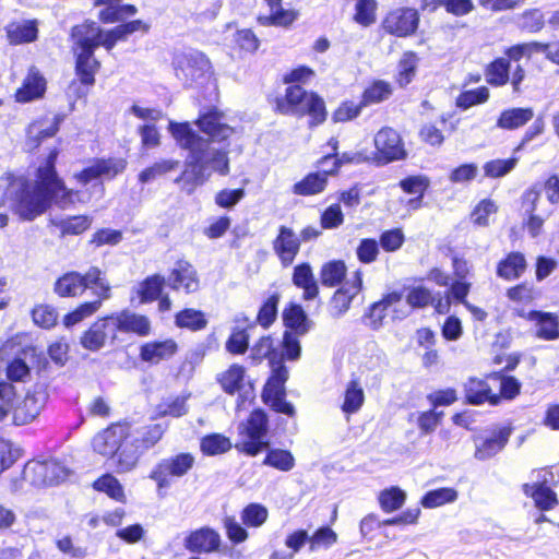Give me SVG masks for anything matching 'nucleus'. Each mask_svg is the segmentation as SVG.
Wrapping results in <instances>:
<instances>
[{"mask_svg": "<svg viewBox=\"0 0 559 559\" xmlns=\"http://www.w3.org/2000/svg\"><path fill=\"white\" fill-rule=\"evenodd\" d=\"M93 295L96 297L94 300L81 302L72 311L63 316L62 321L66 326H73L95 314L100 309L103 302L111 297V286L104 285L102 289L95 290Z\"/></svg>", "mask_w": 559, "mask_h": 559, "instance_id": "bb28decb", "label": "nucleus"}, {"mask_svg": "<svg viewBox=\"0 0 559 559\" xmlns=\"http://www.w3.org/2000/svg\"><path fill=\"white\" fill-rule=\"evenodd\" d=\"M51 200L28 179L9 209L22 221H34L50 207Z\"/></svg>", "mask_w": 559, "mask_h": 559, "instance_id": "2eb2a0df", "label": "nucleus"}, {"mask_svg": "<svg viewBox=\"0 0 559 559\" xmlns=\"http://www.w3.org/2000/svg\"><path fill=\"white\" fill-rule=\"evenodd\" d=\"M364 109L365 106L360 99L359 102H354L353 99H344L333 110L332 121L334 123H346L353 121L361 115Z\"/></svg>", "mask_w": 559, "mask_h": 559, "instance_id": "338daca9", "label": "nucleus"}, {"mask_svg": "<svg viewBox=\"0 0 559 559\" xmlns=\"http://www.w3.org/2000/svg\"><path fill=\"white\" fill-rule=\"evenodd\" d=\"M346 274V263L341 259H334L321 265L319 278L324 287L333 288L343 284Z\"/></svg>", "mask_w": 559, "mask_h": 559, "instance_id": "c03bdc74", "label": "nucleus"}, {"mask_svg": "<svg viewBox=\"0 0 559 559\" xmlns=\"http://www.w3.org/2000/svg\"><path fill=\"white\" fill-rule=\"evenodd\" d=\"M178 353V342L173 337H167L141 344L139 358L142 362L153 366L173 359Z\"/></svg>", "mask_w": 559, "mask_h": 559, "instance_id": "4be33fe9", "label": "nucleus"}, {"mask_svg": "<svg viewBox=\"0 0 559 559\" xmlns=\"http://www.w3.org/2000/svg\"><path fill=\"white\" fill-rule=\"evenodd\" d=\"M219 533L210 526H202L191 531L185 538L183 546L191 554L209 555L221 549Z\"/></svg>", "mask_w": 559, "mask_h": 559, "instance_id": "5701e85b", "label": "nucleus"}, {"mask_svg": "<svg viewBox=\"0 0 559 559\" xmlns=\"http://www.w3.org/2000/svg\"><path fill=\"white\" fill-rule=\"evenodd\" d=\"M272 111L278 116H290L297 119L308 118V127L316 128L328 119L326 104L323 97L316 91L304 86H286L284 93L280 86L269 92L265 96Z\"/></svg>", "mask_w": 559, "mask_h": 559, "instance_id": "20e7f679", "label": "nucleus"}, {"mask_svg": "<svg viewBox=\"0 0 559 559\" xmlns=\"http://www.w3.org/2000/svg\"><path fill=\"white\" fill-rule=\"evenodd\" d=\"M251 358L259 362L266 359L271 367L270 376L262 388V402L275 413L296 417L295 406L286 400L285 384L289 372L285 365H281L278 346L272 335H263L255 341L251 348Z\"/></svg>", "mask_w": 559, "mask_h": 559, "instance_id": "f03ea898", "label": "nucleus"}, {"mask_svg": "<svg viewBox=\"0 0 559 559\" xmlns=\"http://www.w3.org/2000/svg\"><path fill=\"white\" fill-rule=\"evenodd\" d=\"M150 26L142 20L121 23L108 31H103L96 22L85 20L71 28L72 52L74 55L75 78L69 88L76 99L86 98L96 83V74L102 68L94 53L98 47L110 51L119 41H124L135 32H148Z\"/></svg>", "mask_w": 559, "mask_h": 559, "instance_id": "f257e3e1", "label": "nucleus"}, {"mask_svg": "<svg viewBox=\"0 0 559 559\" xmlns=\"http://www.w3.org/2000/svg\"><path fill=\"white\" fill-rule=\"evenodd\" d=\"M266 453L262 464L280 472H289L296 465L294 454L286 449L271 448L265 449Z\"/></svg>", "mask_w": 559, "mask_h": 559, "instance_id": "603ef678", "label": "nucleus"}, {"mask_svg": "<svg viewBox=\"0 0 559 559\" xmlns=\"http://www.w3.org/2000/svg\"><path fill=\"white\" fill-rule=\"evenodd\" d=\"M269 510L259 502H251L240 511L241 523L235 515H225L222 525L226 537L233 546L240 545L249 539L248 528H259L266 523Z\"/></svg>", "mask_w": 559, "mask_h": 559, "instance_id": "1a4fd4ad", "label": "nucleus"}, {"mask_svg": "<svg viewBox=\"0 0 559 559\" xmlns=\"http://www.w3.org/2000/svg\"><path fill=\"white\" fill-rule=\"evenodd\" d=\"M261 46V40L252 28L237 29L233 35V49L240 56L254 55Z\"/></svg>", "mask_w": 559, "mask_h": 559, "instance_id": "3c124183", "label": "nucleus"}, {"mask_svg": "<svg viewBox=\"0 0 559 559\" xmlns=\"http://www.w3.org/2000/svg\"><path fill=\"white\" fill-rule=\"evenodd\" d=\"M115 313L120 332L132 333L140 337L148 336L152 333V323L147 316L127 309Z\"/></svg>", "mask_w": 559, "mask_h": 559, "instance_id": "c9c22d12", "label": "nucleus"}, {"mask_svg": "<svg viewBox=\"0 0 559 559\" xmlns=\"http://www.w3.org/2000/svg\"><path fill=\"white\" fill-rule=\"evenodd\" d=\"M188 396L177 395L163 399L154 408L152 419H159L164 417L179 418L188 413L187 405Z\"/></svg>", "mask_w": 559, "mask_h": 559, "instance_id": "de8ad7c7", "label": "nucleus"}, {"mask_svg": "<svg viewBox=\"0 0 559 559\" xmlns=\"http://www.w3.org/2000/svg\"><path fill=\"white\" fill-rule=\"evenodd\" d=\"M67 476L66 468L53 459L28 460L21 473L22 480L36 488L60 484Z\"/></svg>", "mask_w": 559, "mask_h": 559, "instance_id": "ddd939ff", "label": "nucleus"}, {"mask_svg": "<svg viewBox=\"0 0 559 559\" xmlns=\"http://www.w3.org/2000/svg\"><path fill=\"white\" fill-rule=\"evenodd\" d=\"M280 300L281 294L278 292L269 295L258 310L255 323L263 329H269L276 321Z\"/></svg>", "mask_w": 559, "mask_h": 559, "instance_id": "4d7b16f0", "label": "nucleus"}, {"mask_svg": "<svg viewBox=\"0 0 559 559\" xmlns=\"http://www.w3.org/2000/svg\"><path fill=\"white\" fill-rule=\"evenodd\" d=\"M457 491L451 487H441L427 491L420 499V504L426 509H435L455 501Z\"/></svg>", "mask_w": 559, "mask_h": 559, "instance_id": "e2e57ef3", "label": "nucleus"}, {"mask_svg": "<svg viewBox=\"0 0 559 559\" xmlns=\"http://www.w3.org/2000/svg\"><path fill=\"white\" fill-rule=\"evenodd\" d=\"M331 176L332 175L329 173V169L309 173L302 179L293 185L292 192L301 197L319 194L326 189L329 177Z\"/></svg>", "mask_w": 559, "mask_h": 559, "instance_id": "e433bc0d", "label": "nucleus"}, {"mask_svg": "<svg viewBox=\"0 0 559 559\" xmlns=\"http://www.w3.org/2000/svg\"><path fill=\"white\" fill-rule=\"evenodd\" d=\"M254 326L253 322H248L246 326H235L226 340L225 349L231 355H243L249 348L250 334L249 329Z\"/></svg>", "mask_w": 559, "mask_h": 559, "instance_id": "864d4df0", "label": "nucleus"}, {"mask_svg": "<svg viewBox=\"0 0 559 559\" xmlns=\"http://www.w3.org/2000/svg\"><path fill=\"white\" fill-rule=\"evenodd\" d=\"M403 298L402 290H392L382 295L381 299L369 305L362 314L364 323L372 331L380 330L386 318L388 309Z\"/></svg>", "mask_w": 559, "mask_h": 559, "instance_id": "a878e982", "label": "nucleus"}, {"mask_svg": "<svg viewBox=\"0 0 559 559\" xmlns=\"http://www.w3.org/2000/svg\"><path fill=\"white\" fill-rule=\"evenodd\" d=\"M47 90V81L36 67H31L14 93L16 103L25 104L41 98Z\"/></svg>", "mask_w": 559, "mask_h": 559, "instance_id": "cd10ccee", "label": "nucleus"}, {"mask_svg": "<svg viewBox=\"0 0 559 559\" xmlns=\"http://www.w3.org/2000/svg\"><path fill=\"white\" fill-rule=\"evenodd\" d=\"M332 162V166L329 168V173L332 177L337 176L340 170L345 165H359V164H372L370 155L366 151H357V152H343L338 155V153H329L320 157L316 166L321 167L326 162Z\"/></svg>", "mask_w": 559, "mask_h": 559, "instance_id": "72a5a7b5", "label": "nucleus"}, {"mask_svg": "<svg viewBox=\"0 0 559 559\" xmlns=\"http://www.w3.org/2000/svg\"><path fill=\"white\" fill-rule=\"evenodd\" d=\"M490 98L488 86L481 85L472 90L462 91L455 98V106L461 110L483 105Z\"/></svg>", "mask_w": 559, "mask_h": 559, "instance_id": "bf43d9fd", "label": "nucleus"}, {"mask_svg": "<svg viewBox=\"0 0 559 559\" xmlns=\"http://www.w3.org/2000/svg\"><path fill=\"white\" fill-rule=\"evenodd\" d=\"M168 130L176 143L191 153V159L186 162L185 169L175 179L176 183H182L188 192H193L197 187L202 186L210 178L206 173V164L203 158L206 154V142L198 134L188 121H170Z\"/></svg>", "mask_w": 559, "mask_h": 559, "instance_id": "39448f33", "label": "nucleus"}, {"mask_svg": "<svg viewBox=\"0 0 559 559\" xmlns=\"http://www.w3.org/2000/svg\"><path fill=\"white\" fill-rule=\"evenodd\" d=\"M43 406L41 400L35 393L27 392L22 401L11 409L13 425L31 424L38 417Z\"/></svg>", "mask_w": 559, "mask_h": 559, "instance_id": "f704fd0d", "label": "nucleus"}, {"mask_svg": "<svg viewBox=\"0 0 559 559\" xmlns=\"http://www.w3.org/2000/svg\"><path fill=\"white\" fill-rule=\"evenodd\" d=\"M365 402V393L358 379H352L345 389L341 409L345 414L357 413Z\"/></svg>", "mask_w": 559, "mask_h": 559, "instance_id": "6e6d98bb", "label": "nucleus"}, {"mask_svg": "<svg viewBox=\"0 0 559 559\" xmlns=\"http://www.w3.org/2000/svg\"><path fill=\"white\" fill-rule=\"evenodd\" d=\"M174 322L178 329L191 332L202 331L209 324L206 314L194 308H183L176 312Z\"/></svg>", "mask_w": 559, "mask_h": 559, "instance_id": "a18cd8bd", "label": "nucleus"}, {"mask_svg": "<svg viewBox=\"0 0 559 559\" xmlns=\"http://www.w3.org/2000/svg\"><path fill=\"white\" fill-rule=\"evenodd\" d=\"M374 151L370 155L376 166H384L407 157L404 142L400 133L392 127H382L373 138Z\"/></svg>", "mask_w": 559, "mask_h": 559, "instance_id": "4468645a", "label": "nucleus"}, {"mask_svg": "<svg viewBox=\"0 0 559 559\" xmlns=\"http://www.w3.org/2000/svg\"><path fill=\"white\" fill-rule=\"evenodd\" d=\"M138 12V8L134 4L127 3H115L108 8H103L98 12V21L103 24H112L123 20L127 16H132Z\"/></svg>", "mask_w": 559, "mask_h": 559, "instance_id": "0e129e2a", "label": "nucleus"}, {"mask_svg": "<svg viewBox=\"0 0 559 559\" xmlns=\"http://www.w3.org/2000/svg\"><path fill=\"white\" fill-rule=\"evenodd\" d=\"M59 153L58 147L49 150L44 163L36 170L35 186L52 199L66 189L64 182L58 177L56 169Z\"/></svg>", "mask_w": 559, "mask_h": 559, "instance_id": "f3484780", "label": "nucleus"}, {"mask_svg": "<svg viewBox=\"0 0 559 559\" xmlns=\"http://www.w3.org/2000/svg\"><path fill=\"white\" fill-rule=\"evenodd\" d=\"M519 157L495 158L487 160L483 165L484 176L490 179H498L510 174L518 165Z\"/></svg>", "mask_w": 559, "mask_h": 559, "instance_id": "69168bd1", "label": "nucleus"}, {"mask_svg": "<svg viewBox=\"0 0 559 559\" xmlns=\"http://www.w3.org/2000/svg\"><path fill=\"white\" fill-rule=\"evenodd\" d=\"M194 463L195 459L190 452H180L159 460L148 474V478L156 485L158 496H166V491L171 485V479L187 475Z\"/></svg>", "mask_w": 559, "mask_h": 559, "instance_id": "9b49d317", "label": "nucleus"}, {"mask_svg": "<svg viewBox=\"0 0 559 559\" xmlns=\"http://www.w3.org/2000/svg\"><path fill=\"white\" fill-rule=\"evenodd\" d=\"M499 206L490 199H481L471 212V221L477 227H488L490 215L498 213Z\"/></svg>", "mask_w": 559, "mask_h": 559, "instance_id": "774afa93", "label": "nucleus"}, {"mask_svg": "<svg viewBox=\"0 0 559 559\" xmlns=\"http://www.w3.org/2000/svg\"><path fill=\"white\" fill-rule=\"evenodd\" d=\"M489 373L484 378L469 377L463 384L464 404L472 406H479L485 403L490 405H498L500 403V395L492 389Z\"/></svg>", "mask_w": 559, "mask_h": 559, "instance_id": "a211bd4d", "label": "nucleus"}, {"mask_svg": "<svg viewBox=\"0 0 559 559\" xmlns=\"http://www.w3.org/2000/svg\"><path fill=\"white\" fill-rule=\"evenodd\" d=\"M63 118V115H55L52 122L48 127L38 128L34 133L33 130L36 128V124H33L27 136L29 151L38 150L45 140L53 138L59 132Z\"/></svg>", "mask_w": 559, "mask_h": 559, "instance_id": "052dcab7", "label": "nucleus"}, {"mask_svg": "<svg viewBox=\"0 0 559 559\" xmlns=\"http://www.w3.org/2000/svg\"><path fill=\"white\" fill-rule=\"evenodd\" d=\"M534 118L532 107H512L503 109L496 121V127L502 130H516L524 127Z\"/></svg>", "mask_w": 559, "mask_h": 559, "instance_id": "58836bf2", "label": "nucleus"}, {"mask_svg": "<svg viewBox=\"0 0 559 559\" xmlns=\"http://www.w3.org/2000/svg\"><path fill=\"white\" fill-rule=\"evenodd\" d=\"M132 423L126 418L109 423L91 439L94 453L110 462L117 474L133 471L139 465V453L132 449Z\"/></svg>", "mask_w": 559, "mask_h": 559, "instance_id": "7ed1b4c3", "label": "nucleus"}, {"mask_svg": "<svg viewBox=\"0 0 559 559\" xmlns=\"http://www.w3.org/2000/svg\"><path fill=\"white\" fill-rule=\"evenodd\" d=\"M28 178L7 171L0 176V207H10Z\"/></svg>", "mask_w": 559, "mask_h": 559, "instance_id": "37998d69", "label": "nucleus"}, {"mask_svg": "<svg viewBox=\"0 0 559 559\" xmlns=\"http://www.w3.org/2000/svg\"><path fill=\"white\" fill-rule=\"evenodd\" d=\"M527 260L521 251L507 252L496 264V275L506 282H513L523 276Z\"/></svg>", "mask_w": 559, "mask_h": 559, "instance_id": "c756f323", "label": "nucleus"}, {"mask_svg": "<svg viewBox=\"0 0 559 559\" xmlns=\"http://www.w3.org/2000/svg\"><path fill=\"white\" fill-rule=\"evenodd\" d=\"M199 131L207 135L211 142L229 145V140L235 133V128L225 122V112L217 106H209L201 110L194 120Z\"/></svg>", "mask_w": 559, "mask_h": 559, "instance_id": "dca6fc26", "label": "nucleus"}, {"mask_svg": "<svg viewBox=\"0 0 559 559\" xmlns=\"http://www.w3.org/2000/svg\"><path fill=\"white\" fill-rule=\"evenodd\" d=\"M393 95V86L390 82L376 79L369 82L362 90L360 100L366 107L386 102Z\"/></svg>", "mask_w": 559, "mask_h": 559, "instance_id": "79ce46f5", "label": "nucleus"}, {"mask_svg": "<svg viewBox=\"0 0 559 559\" xmlns=\"http://www.w3.org/2000/svg\"><path fill=\"white\" fill-rule=\"evenodd\" d=\"M92 487L95 491L104 492L115 501L126 502L123 486L111 473L102 474L93 481Z\"/></svg>", "mask_w": 559, "mask_h": 559, "instance_id": "8fccbe9b", "label": "nucleus"}, {"mask_svg": "<svg viewBox=\"0 0 559 559\" xmlns=\"http://www.w3.org/2000/svg\"><path fill=\"white\" fill-rule=\"evenodd\" d=\"M104 285H110L105 273L98 266H91L84 274L78 271L61 274L53 283V293L60 298H75L87 289L92 293L102 289Z\"/></svg>", "mask_w": 559, "mask_h": 559, "instance_id": "6e6552de", "label": "nucleus"}, {"mask_svg": "<svg viewBox=\"0 0 559 559\" xmlns=\"http://www.w3.org/2000/svg\"><path fill=\"white\" fill-rule=\"evenodd\" d=\"M169 286L173 290H182L187 295L193 294L200 288V278L195 267L186 259H179L170 270Z\"/></svg>", "mask_w": 559, "mask_h": 559, "instance_id": "b1692460", "label": "nucleus"}, {"mask_svg": "<svg viewBox=\"0 0 559 559\" xmlns=\"http://www.w3.org/2000/svg\"><path fill=\"white\" fill-rule=\"evenodd\" d=\"M512 431L511 425H504L492 430L489 436L478 438L474 452L475 459L486 461L497 455L508 444Z\"/></svg>", "mask_w": 559, "mask_h": 559, "instance_id": "393cba45", "label": "nucleus"}, {"mask_svg": "<svg viewBox=\"0 0 559 559\" xmlns=\"http://www.w3.org/2000/svg\"><path fill=\"white\" fill-rule=\"evenodd\" d=\"M419 57L414 50H405L397 61V70L394 75L395 84L401 87H407L416 78Z\"/></svg>", "mask_w": 559, "mask_h": 559, "instance_id": "ea45409f", "label": "nucleus"}, {"mask_svg": "<svg viewBox=\"0 0 559 559\" xmlns=\"http://www.w3.org/2000/svg\"><path fill=\"white\" fill-rule=\"evenodd\" d=\"M489 378H492V381L500 384V389L497 392V395H500V401L513 400L521 393V382L513 376H508L503 371H492L489 373Z\"/></svg>", "mask_w": 559, "mask_h": 559, "instance_id": "680f3d73", "label": "nucleus"}, {"mask_svg": "<svg viewBox=\"0 0 559 559\" xmlns=\"http://www.w3.org/2000/svg\"><path fill=\"white\" fill-rule=\"evenodd\" d=\"M429 179L426 176L413 175L402 179L399 183L401 189L407 194H416V198L408 200V205L412 209L421 206L423 199L429 188Z\"/></svg>", "mask_w": 559, "mask_h": 559, "instance_id": "49530a36", "label": "nucleus"}, {"mask_svg": "<svg viewBox=\"0 0 559 559\" xmlns=\"http://www.w3.org/2000/svg\"><path fill=\"white\" fill-rule=\"evenodd\" d=\"M270 9V14L259 15L257 22L262 26H275L288 28L299 17V11L296 9L283 8V0H263Z\"/></svg>", "mask_w": 559, "mask_h": 559, "instance_id": "c85d7f7f", "label": "nucleus"}, {"mask_svg": "<svg viewBox=\"0 0 559 559\" xmlns=\"http://www.w3.org/2000/svg\"><path fill=\"white\" fill-rule=\"evenodd\" d=\"M522 59L530 60L524 43L506 47L502 56L493 58L484 67L486 83L495 88L509 84L514 96L523 95L527 88V72L519 63Z\"/></svg>", "mask_w": 559, "mask_h": 559, "instance_id": "423d86ee", "label": "nucleus"}, {"mask_svg": "<svg viewBox=\"0 0 559 559\" xmlns=\"http://www.w3.org/2000/svg\"><path fill=\"white\" fill-rule=\"evenodd\" d=\"M165 287V277L158 273L146 276L140 282L136 295L141 304H151L155 301Z\"/></svg>", "mask_w": 559, "mask_h": 559, "instance_id": "09e8293b", "label": "nucleus"}, {"mask_svg": "<svg viewBox=\"0 0 559 559\" xmlns=\"http://www.w3.org/2000/svg\"><path fill=\"white\" fill-rule=\"evenodd\" d=\"M555 476L549 467L534 468L530 479L521 485L523 495L533 501L540 512L551 511L559 504V498L554 489Z\"/></svg>", "mask_w": 559, "mask_h": 559, "instance_id": "9d476101", "label": "nucleus"}, {"mask_svg": "<svg viewBox=\"0 0 559 559\" xmlns=\"http://www.w3.org/2000/svg\"><path fill=\"white\" fill-rule=\"evenodd\" d=\"M167 429V424L152 423L144 425L138 437H131L132 449L138 451L139 461L144 453L155 448L164 439Z\"/></svg>", "mask_w": 559, "mask_h": 559, "instance_id": "2f4dec72", "label": "nucleus"}, {"mask_svg": "<svg viewBox=\"0 0 559 559\" xmlns=\"http://www.w3.org/2000/svg\"><path fill=\"white\" fill-rule=\"evenodd\" d=\"M4 32L11 46L31 44L38 38V21L36 19L11 21L5 25Z\"/></svg>", "mask_w": 559, "mask_h": 559, "instance_id": "7c9ffc66", "label": "nucleus"}, {"mask_svg": "<svg viewBox=\"0 0 559 559\" xmlns=\"http://www.w3.org/2000/svg\"><path fill=\"white\" fill-rule=\"evenodd\" d=\"M364 289V273L360 269L353 272L350 281L341 285L333 293L330 307L334 316L345 314L352 307L354 298Z\"/></svg>", "mask_w": 559, "mask_h": 559, "instance_id": "6ab92c4d", "label": "nucleus"}, {"mask_svg": "<svg viewBox=\"0 0 559 559\" xmlns=\"http://www.w3.org/2000/svg\"><path fill=\"white\" fill-rule=\"evenodd\" d=\"M269 416L263 408H253L238 425V440L234 448L238 453L254 457L269 448Z\"/></svg>", "mask_w": 559, "mask_h": 559, "instance_id": "0eeeda50", "label": "nucleus"}, {"mask_svg": "<svg viewBox=\"0 0 559 559\" xmlns=\"http://www.w3.org/2000/svg\"><path fill=\"white\" fill-rule=\"evenodd\" d=\"M406 501V492L399 486H391L379 492L378 502L384 513L400 510Z\"/></svg>", "mask_w": 559, "mask_h": 559, "instance_id": "13d9d810", "label": "nucleus"}, {"mask_svg": "<svg viewBox=\"0 0 559 559\" xmlns=\"http://www.w3.org/2000/svg\"><path fill=\"white\" fill-rule=\"evenodd\" d=\"M247 369L240 364H231L224 371L217 374L216 382L222 391L228 395L239 394L246 386Z\"/></svg>", "mask_w": 559, "mask_h": 559, "instance_id": "473e14b6", "label": "nucleus"}, {"mask_svg": "<svg viewBox=\"0 0 559 559\" xmlns=\"http://www.w3.org/2000/svg\"><path fill=\"white\" fill-rule=\"evenodd\" d=\"M292 282L297 288L302 289L304 300H313L318 297L319 286L308 262H301L294 266Z\"/></svg>", "mask_w": 559, "mask_h": 559, "instance_id": "4c0bfd02", "label": "nucleus"}, {"mask_svg": "<svg viewBox=\"0 0 559 559\" xmlns=\"http://www.w3.org/2000/svg\"><path fill=\"white\" fill-rule=\"evenodd\" d=\"M300 239L295 231L286 225H281L275 238L272 240V249L282 267L287 269L293 265L300 252Z\"/></svg>", "mask_w": 559, "mask_h": 559, "instance_id": "aec40b11", "label": "nucleus"}, {"mask_svg": "<svg viewBox=\"0 0 559 559\" xmlns=\"http://www.w3.org/2000/svg\"><path fill=\"white\" fill-rule=\"evenodd\" d=\"M283 324L286 331L293 332L297 335H304L309 330V321L306 311L301 305L290 301L282 312Z\"/></svg>", "mask_w": 559, "mask_h": 559, "instance_id": "a19ab883", "label": "nucleus"}, {"mask_svg": "<svg viewBox=\"0 0 559 559\" xmlns=\"http://www.w3.org/2000/svg\"><path fill=\"white\" fill-rule=\"evenodd\" d=\"M233 447L230 439L218 432L205 435L200 440V450L206 456L224 454Z\"/></svg>", "mask_w": 559, "mask_h": 559, "instance_id": "5fc2aeb1", "label": "nucleus"}, {"mask_svg": "<svg viewBox=\"0 0 559 559\" xmlns=\"http://www.w3.org/2000/svg\"><path fill=\"white\" fill-rule=\"evenodd\" d=\"M514 314L535 324V336L537 338L544 341H555L559 338V318L556 313L542 310L525 311L523 309H516Z\"/></svg>", "mask_w": 559, "mask_h": 559, "instance_id": "412c9836", "label": "nucleus"}, {"mask_svg": "<svg viewBox=\"0 0 559 559\" xmlns=\"http://www.w3.org/2000/svg\"><path fill=\"white\" fill-rule=\"evenodd\" d=\"M421 15L417 8L400 5L389 9L380 22V31L391 37L409 38L417 35Z\"/></svg>", "mask_w": 559, "mask_h": 559, "instance_id": "f8f14e48", "label": "nucleus"}]
</instances>
